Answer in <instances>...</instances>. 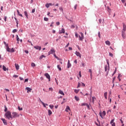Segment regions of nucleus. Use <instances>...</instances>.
Here are the masks:
<instances>
[{"label":"nucleus","instance_id":"obj_1","mask_svg":"<svg viewBox=\"0 0 126 126\" xmlns=\"http://www.w3.org/2000/svg\"><path fill=\"white\" fill-rule=\"evenodd\" d=\"M126 25L123 24V29L122 31V36L123 39H126Z\"/></svg>","mask_w":126,"mask_h":126},{"label":"nucleus","instance_id":"obj_2","mask_svg":"<svg viewBox=\"0 0 126 126\" xmlns=\"http://www.w3.org/2000/svg\"><path fill=\"white\" fill-rule=\"evenodd\" d=\"M5 116L8 120H12L13 117L11 115V113L10 111H7L6 112Z\"/></svg>","mask_w":126,"mask_h":126},{"label":"nucleus","instance_id":"obj_3","mask_svg":"<svg viewBox=\"0 0 126 126\" xmlns=\"http://www.w3.org/2000/svg\"><path fill=\"white\" fill-rule=\"evenodd\" d=\"M79 41H83V39H84V35L83 33L80 32V35H79Z\"/></svg>","mask_w":126,"mask_h":126},{"label":"nucleus","instance_id":"obj_4","mask_svg":"<svg viewBox=\"0 0 126 126\" xmlns=\"http://www.w3.org/2000/svg\"><path fill=\"white\" fill-rule=\"evenodd\" d=\"M48 54L49 56H50L51 54L53 55V54L54 55V54H56V50H55L54 48H52L50 51L48 52Z\"/></svg>","mask_w":126,"mask_h":126},{"label":"nucleus","instance_id":"obj_5","mask_svg":"<svg viewBox=\"0 0 126 126\" xmlns=\"http://www.w3.org/2000/svg\"><path fill=\"white\" fill-rule=\"evenodd\" d=\"M99 116L101 117V118H102V119H103V117L106 116V111H103L102 113L100 112L99 113Z\"/></svg>","mask_w":126,"mask_h":126},{"label":"nucleus","instance_id":"obj_6","mask_svg":"<svg viewBox=\"0 0 126 126\" xmlns=\"http://www.w3.org/2000/svg\"><path fill=\"white\" fill-rule=\"evenodd\" d=\"M108 71L107 72L106 75L109 74V71L110 70V67L109 66H107V65H105V71Z\"/></svg>","mask_w":126,"mask_h":126},{"label":"nucleus","instance_id":"obj_7","mask_svg":"<svg viewBox=\"0 0 126 126\" xmlns=\"http://www.w3.org/2000/svg\"><path fill=\"white\" fill-rule=\"evenodd\" d=\"M44 75L46 76V78L49 80V81H51V77L48 73H46Z\"/></svg>","mask_w":126,"mask_h":126},{"label":"nucleus","instance_id":"obj_8","mask_svg":"<svg viewBox=\"0 0 126 126\" xmlns=\"http://www.w3.org/2000/svg\"><path fill=\"white\" fill-rule=\"evenodd\" d=\"M64 33H65V30L63 28H62L61 30L59 31V34H64Z\"/></svg>","mask_w":126,"mask_h":126},{"label":"nucleus","instance_id":"obj_9","mask_svg":"<svg viewBox=\"0 0 126 126\" xmlns=\"http://www.w3.org/2000/svg\"><path fill=\"white\" fill-rule=\"evenodd\" d=\"M12 118H17L18 116L17 115V113L16 112H13L12 113Z\"/></svg>","mask_w":126,"mask_h":126},{"label":"nucleus","instance_id":"obj_10","mask_svg":"<svg viewBox=\"0 0 126 126\" xmlns=\"http://www.w3.org/2000/svg\"><path fill=\"white\" fill-rule=\"evenodd\" d=\"M33 48L34 49H36V50H39V51H41L42 48L41 47V46H34Z\"/></svg>","mask_w":126,"mask_h":126},{"label":"nucleus","instance_id":"obj_11","mask_svg":"<svg viewBox=\"0 0 126 126\" xmlns=\"http://www.w3.org/2000/svg\"><path fill=\"white\" fill-rule=\"evenodd\" d=\"M26 90L27 91V93H29L30 92H31L32 91V89L29 87L26 88Z\"/></svg>","mask_w":126,"mask_h":126},{"label":"nucleus","instance_id":"obj_12","mask_svg":"<svg viewBox=\"0 0 126 126\" xmlns=\"http://www.w3.org/2000/svg\"><path fill=\"white\" fill-rule=\"evenodd\" d=\"M1 121H2L3 123L4 124V125H5V126H6L7 125V122L6 121V120H5V119L2 118L1 119Z\"/></svg>","mask_w":126,"mask_h":126},{"label":"nucleus","instance_id":"obj_13","mask_svg":"<svg viewBox=\"0 0 126 126\" xmlns=\"http://www.w3.org/2000/svg\"><path fill=\"white\" fill-rule=\"evenodd\" d=\"M75 54L77 56V57H80V59H81V54H80V53L76 51L75 52Z\"/></svg>","mask_w":126,"mask_h":126},{"label":"nucleus","instance_id":"obj_14","mask_svg":"<svg viewBox=\"0 0 126 126\" xmlns=\"http://www.w3.org/2000/svg\"><path fill=\"white\" fill-rule=\"evenodd\" d=\"M6 50L7 51V52H10L11 49L10 48H9V47H8V45L6 44Z\"/></svg>","mask_w":126,"mask_h":126},{"label":"nucleus","instance_id":"obj_15","mask_svg":"<svg viewBox=\"0 0 126 126\" xmlns=\"http://www.w3.org/2000/svg\"><path fill=\"white\" fill-rule=\"evenodd\" d=\"M105 44L108 46H110L111 45V42H110V41L107 40L106 41H105Z\"/></svg>","mask_w":126,"mask_h":126},{"label":"nucleus","instance_id":"obj_16","mask_svg":"<svg viewBox=\"0 0 126 126\" xmlns=\"http://www.w3.org/2000/svg\"><path fill=\"white\" fill-rule=\"evenodd\" d=\"M71 66V64L70 63H69V60L68 61V63H67V68H69Z\"/></svg>","mask_w":126,"mask_h":126},{"label":"nucleus","instance_id":"obj_17","mask_svg":"<svg viewBox=\"0 0 126 126\" xmlns=\"http://www.w3.org/2000/svg\"><path fill=\"white\" fill-rule=\"evenodd\" d=\"M15 67H16V70H18L19 69V65H18V64H15Z\"/></svg>","mask_w":126,"mask_h":126},{"label":"nucleus","instance_id":"obj_18","mask_svg":"<svg viewBox=\"0 0 126 126\" xmlns=\"http://www.w3.org/2000/svg\"><path fill=\"white\" fill-rule=\"evenodd\" d=\"M17 12L18 15H19V16H21V17H23V16L22 15V14H20V12H19V10H17Z\"/></svg>","mask_w":126,"mask_h":126},{"label":"nucleus","instance_id":"obj_19","mask_svg":"<svg viewBox=\"0 0 126 126\" xmlns=\"http://www.w3.org/2000/svg\"><path fill=\"white\" fill-rule=\"evenodd\" d=\"M59 93L60 94H61V95H63V96H64V93H63V92L62 90H60L59 91Z\"/></svg>","mask_w":126,"mask_h":126},{"label":"nucleus","instance_id":"obj_20","mask_svg":"<svg viewBox=\"0 0 126 126\" xmlns=\"http://www.w3.org/2000/svg\"><path fill=\"white\" fill-rule=\"evenodd\" d=\"M68 110H69V111H70V108H69V106H66V109H65V111H66V112H68Z\"/></svg>","mask_w":126,"mask_h":126},{"label":"nucleus","instance_id":"obj_21","mask_svg":"<svg viewBox=\"0 0 126 126\" xmlns=\"http://www.w3.org/2000/svg\"><path fill=\"white\" fill-rule=\"evenodd\" d=\"M52 114H53V112H52V111H51V110L49 109L48 110V115H49V116H51V115H52Z\"/></svg>","mask_w":126,"mask_h":126},{"label":"nucleus","instance_id":"obj_22","mask_svg":"<svg viewBox=\"0 0 126 126\" xmlns=\"http://www.w3.org/2000/svg\"><path fill=\"white\" fill-rule=\"evenodd\" d=\"M24 14L25 16H26L27 18H28V14L27 13V11H25L24 12Z\"/></svg>","mask_w":126,"mask_h":126},{"label":"nucleus","instance_id":"obj_23","mask_svg":"<svg viewBox=\"0 0 126 126\" xmlns=\"http://www.w3.org/2000/svg\"><path fill=\"white\" fill-rule=\"evenodd\" d=\"M16 39L18 43H19V41H20V39H19V37H18V35L17 34L16 35Z\"/></svg>","mask_w":126,"mask_h":126},{"label":"nucleus","instance_id":"obj_24","mask_svg":"<svg viewBox=\"0 0 126 126\" xmlns=\"http://www.w3.org/2000/svg\"><path fill=\"white\" fill-rule=\"evenodd\" d=\"M43 58H46V56L44 55H41L40 57H39V60H42V59H43Z\"/></svg>","mask_w":126,"mask_h":126},{"label":"nucleus","instance_id":"obj_25","mask_svg":"<svg viewBox=\"0 0 126 126\" xmlns=\"http://www.w3.org/2000/svg\"><path fill=\"white\" fill-rule=\"evenodd\" d=\"M74 98L76 101H79V97L78 96H75Z\"/></svg>","mask_w":126,"mask_h":126},{"label":"nucleus","instance_id":"obj_26","mask_svg":"<svg viewBox=\"0 0 126 126\" xmlns=\"http://www.w3.org/2000/svg\"><path fill=\"white\" fill-rule=\"evenodd\" d=\"M92 99H93V104H94V101H95V100H96V97L95 96H93L92 97Z\"/></svg>","mask_w":126,"mask_h":126},{"label":"nucleus","instance_id":"obj_27","mask_svg":"<svg viewBox=\"0 0 126 126\" xmlns=\"http://www.w3.org/2000/svg\"><path fill=\"white\" fill-rule=\"evenodd\" d=\"M2 67H3V70H4V71H6V67L4 65H3Z\"/></svg>","mask_w":126,"mask_h":126},{"label":"nucleus","instance_id":"obj_28","mask_svg":"<svg viewBox=\"0 0 126 126\" xmlns=\"http://www.w3.org/2000/svg\"><path fill=\"white\" fill-rule=\"evenodd\" d=\"M31 65L32 67H35V66H36V64H35L34 63H32Z\"/></svg>","mask_w":126,"mask_h":126},{"label":"nucleus","instance_id":"obj_29","mask_svg":"<svg viewBox=\"0 0 126 126\" xmlns=\"http://www.w3.org/2000/svg\"><path fill=\"white\" fill-rule=\"evenodd\" d=\"M57 67L59 69L60 71H61V70H62V68H61V66L60 65H58Z\"/></svg>","mask_w":126,"mask_h":126},{"label":"nucleus","instance_id":"obj_30","mask_svg":"<svg viewBox=\"0 0 126 126\" xmlns=\"http://www.w3.org/2000/svg\"><path fill=\"white\" fill-rule=\"evenodd\" d=\"M89 72H90L91 74V76H92V70H91V69H89Z\"/></svg>","mask_w":126,"mask_h":126},{"label":"nucleus","instance_id":"obj_31","mask_svg":"<svg viewBox=\"0 0 126 126\" xmlns=\"http://www.w3.org/2000/svg\"><path fill=\"white\" fill-rule=\"evenodd\" d=\"M107 95H108V93L107 92L104 93V97L105 99H107Z\"/></svg>","mask_w":126,"mask_h":126},{"label":"nucleus","instance_id":"obj_32","mask_svg":"<svg viewBox=\"0 0 126 126\" xmlns=\"http://www.w3.org/2000/svg\"><path fill=\"white\" fill-rule=\"evenodd\" d=\"M10 53H14L15 51H14V49H13V48H12L11 50H10Z\"/></svg>","mask_w":126,"mask_h":126},{"label":"nucleus","instance_id":"obj_33","mask_svg":"<svg viewBox=\"0 0 126 126\" xmlns=\"http://www.w3.org/2000/svg\"><path fill=\"white\" fill-rule=\"evenodd\" d=\"M46 7H47V8H49V7H50V5L49 4V3H47L45 5Z\"/></svg>","mask_w":126,"mask_h":126},{"label":"nucleus","instance_id":"obj_34","mask_svg":"<svg viewBox=\"0 0 126 126\" xmlns=\"http://www.w3.org/2000/svg\"><path fill=\"white\" fill-rule=\"evenodd\" d=\"M78 92H79V90H76V89H75V90H74V93H75L77 94V93H78Z\"/></svg>","mask_w":126,"mask_h":126},{"label":"nucleus","instance_id":"obj_35","mask_svg":"<svg viewBox=\"0 0 126 126\" xmlns=\"http://www.w3.org/2000/svg\"><path fill=\"white\" fill-rule=\"evenodd\" d=\"M18 110L19 111H22V110H23V108H22V107L20 108V106H18Z\"/></svg>","mask_w":126,"mask_h":126},{"label":"nucleus","instance_id":"obj_36","mask_svg":"<svg viewBox=\"0 0 126 126\" xmlns=\"http://www.w3.org/2000/svg\"><path fill=\"white\" fill-rule=\"evenodd\" d=\"M44 20L45 21H48L49 20V19L48 18H47V17H44Z\"/></svg>","mask_w":126,"mask_h":126},{"label":"nucleus","instance_id":"obj_37","mask_svg":"<svg viewBox=\"0 0 126 126\" xmlns=\"http://www.w3.org/2000/svg\"><path fill=\"white\" fill-rule=\"evenodd\" d=\"M41 104H42L44 108H46V104H45V103H44L43 102H41Z\"/></svg>","mask_w":126,"mask_h":126},{"label":"nucleus","instance_id":"obj_38","mask_svg":"<svg viewBox=\"0 0 126 126\" xmlns=\"http://www.w3.org/2000/svg\"><path fill=\"white\" fill-rule=\"evenodd\" d=\"M86 105H87V103H82L81 104V106H86Z\"/></svg>","mask_w":126,"mask_h":126},{"label":"nucleus","instance_id":"obj_39","mask_svg":"<svg viewBox=\"0 0 126 126\" xmlns=\"http://www.w3.org/2000/svg\"><path fill=\"white\" fill-rule=\"evenodd\" d=\"M13 33H16V32H17V30L14 29L12 31Z\"/></svg>","mask_w":126,"mask_h":126},{"label":"nucleus","instance_id":"obj_40","mask_svg":"<svg viewBox=\"0 0 126 126\" xmlns=\"http://www.w3.org/2000/svg\"><path fill=\"white\" fill-rule=\"evenodd\" d=\"M49 107L50 108V109H54V105H49Z\"/></svg>","mask_w":126,"mask_h":126},{"label":"nucleus","instance_id":"obj_41","mask_svg":"<svg viewBox=\"0 0 126 126\" xmlns=\"http://www.w3.org/2000/svg\"><path fill=\"white\" fill-rule=\"evenodd\" d=\"M109 55L110 57H113V53H112L111 52L109 53Z\"/></svg>","mask_w":126,"mask_h":126},{"label":"nucleus","instance_id":"obj_42","mask_svg":"<svg viewBox=\"0 0 126 126\" xmlns=\"http://www.w3.org/2000/svg\"><path fill=\"white\" fill-rule=\"evenodd\" d=\"M5 109H4V112H7V108L6 107V106H4Z\"/></svg>","mask_w":126,"mask_h":126},{"label":"nucleus","instance_id":"obj_43","mask_svg":"<svg viewBox=\"0 0 126 126\" xmlns=\"http://www.w3.org/2000/svg\"><path fill=\"white\" fill-rule=\"evenodd\" d=\"M98 36L99 38H101V34L100 33V32H98Z\"/></svg>","mask_w":126,"mask_h":126},{"label":"nucleus","instance_id":"obj_44","mask_svg":"<svg viewBox=\"0 0 126 126\" xmlns=\"http://www.w3.org/2000/svg\"><path fill=\"white\" fill-rule=\"evenodd\" d=\"M114 119L111 120V121L110 122V124L112 125L113 124H115V123H114Z\"/></svg>","mask_w":126,"mask_h":126},{"label":"nucleus","instance_id":"obj_45","mask_svg":"<svg viewBox=\"0 0 126 126\" xmlns=\"http://www.w3.org/2000/svg\"><path fill=\"white\" fill-rule=\"evenodd\" d=\"M54 56L55 58H56V59H57V60H59V58L57 57V55H56V53H55L54 54Z\"/></svg>","mask_w":126,"mask_h":126},{"label":"nucleus","instance_id":"obj_46","mask_svg":"<svg viewBox=\"0 0 126 126\" xmlns=\"http://www.w3.org/2000/svg\"><path fill=\"white\" fill-rule=\"evenodd\" d=\"M79 35H78V34H77V33H75V37L76 38H78Z\"/></svg>","mask_w":126,"mask_h":126},{"label":"nucleus","instance_id":"obj_47","mask_svg":"<svg viewBox=\"0 0 126 126\" xmlns=\"http://www.w3.org/2000/svg\"><path fill=\"white\" fill-rule=\"evenodd\" d=\"M81 85V84H80V83H78L77 88H79V87H80Z\"/></svg>","mask_w":126,"mask_h":126},{"label":"nucleus","instance_id":"obj_48","mask_svg":"<svg viewBox=\"0 0 126 126\" xmlns=\"http://www.w3.org/2000/svg\"><path fill=\"white\" fill-rule=\"evenodd\" d=\"M107 64H108V66H109L110 67V63H109V60H107Z\"/></svg>","mask_w":126,"mask_h":126},{"label":"nucleus","instance_id":"obj_49","mask_svg":"<svg viewBox=\"0 0 126 126\" xmlns=\"http://www.w3.org/2000/svg\"><path fill=\"white\" fill-rule=\"evenodd\" d=\"M116 80V77H114L113 78V81H112V82L113 83H114V82Z\"/></svg>","mask_w":126,"mask_h":126},{"label":"nucleus","instance_id":"obj_50","mask_svg":"<svg viewBox=\"0 0 126 126\" xmlns=\"http://www.w3.org/2000/svg\"><path fill=\"white\" fill-rule=\"evenodd\" d=\"M99 22L100 24H101L102 23V19H99Z\"/></svg>","mask_w":126,"mask_h":126},{"label":"nucleus","instance_id":"obj_51","mask_svg":"<svg viewBox=\"0 0 126 126\" xmlns=\"http://www.w3.org/2000/svg\"><path fill=\"white\" fill-rule=\"evenodd\" d=\"M82 66H83V67H84V66H85V63H82Z\"/></svg>","mask_w":126,"mask_h":126},{"label":"nucleus","instance_id":"obj_52","mask_svg":"<svg viewBox=\"0 0 126 126\" xmlns=\"http://www.w3.org/2000/svg\"><path fill=\"white\" fill-rule=\"evenodd\" d=\"M120 121L121 122V123L124 124V121H123V118H121L120 119Z\"/></svg>","mask_w":126,"mask_h":126},{"label":"nucleus","instance_id":"obj_53","mask_svg":"<svg viewBox=\"0 0 126 126\" xmlns=\"http://www.w3.org/2000/svg\"><path fill=\"white\" fill-rule=\"evenodd\" d=\"M79 75L80 77H81V71H80L79 72Z\"/></svg>","mask_w":126,"mask_h":126},{"label":"nucleus","instance_id":"obj_54","mask_svg":"<svg viewBox=\"0 0 126 126\" xmlns=\"http://www.w3.org/2000/svg\"><path fill=\"white\" fill-rule=\"evenodd\" d=\"M59 9H60V10H61L62 11H63V7H60Z\"/></svg>","mask_w":126,"mask_h":126},{"label":"nucleus","instance_id":"obj_55","mask_svg":"<svg viewBox=\"0 0 126 126\" xmlns=\"http://www.w3.org/2000/svg\"><path fill=\"white\" fill-rule=\"evenodd\" d=\"M18 77V75H14L13 76V77H15L16 78H17Z\"/></svg>","mask_w":126,"mask_h":126},{"label":"nucleus","instance_id":"obj_56","mask_svg":"<svg viewBox=\"0 0 126 126\" xmlns=\"http://www.w3.org/2000/svg\"><path fill=\"white\" fill-rule=\"evenodd\" d=\"M126 0H121L122 2L123 3H125V2H126Z\"/></svg>","mask_w":126,"mask_h":126},{"label":"nucleus","instance_id":"obj_57","mask_svg":"<svg viewBox=\"0 0 126 126\" xmlns=\"http://www.w3.org/2000/svg\"><path fill=\"white\" fill-rule=\"evenodd\" d=\"M25 53H26V54H28L29 53V51H28V50H25Z\"/></svg>","mask_w":126,"mask_h":126},{"label":"nucleus","instance_id":"obj_58","mask_svg":"<svg viewBox=\"0 0 126 126\" xmlns=\"http://www.w3.org/2000/svg\"><path fill=\"white\" fill-rule=\"evenodd\" d=\"M56 24H57V25H58V26L60 25V22H56Z\"/></svg>","mask_w":126,"mask_h":126},{"label":"nucleus","instance_id":"obj_59","mask_svg":"<svg viewBox=\"0 0 126 126\" xmlns=\"http://www.w3.org/2000/svg\"><path fill=\"white\" fill-rule=\"evenodd\" d=\"M28 80H29L28 79H25V82H28Z\"/></svg>","mask_w":126,"mask_h":126},{"label":"nucleus","instance_id":"obj_60","mask_svg":"<svg viewBox=\"0 0 126 126\" xmlns=\"http://www.w3.org/2000/svg\"><path fill=\"white\" fill-rule=\"evenodd\" d=\"M77 7V4H76V5L74 6V9H75V10L76 9Z\"/></svg>","mask_w":126,"mask_h":126},{"label":"nucleus","instance_id":"obj_61","mask_svg":"<svg viewBox=\"0 0 126 126\" xmlns=\"http://www.w3.org/2000/svg\"><path fill=\"white\" fill-rule=\"evenodd\" d=\"M16 22L17 24V26H18V20H16Z\"/></svg>","mask_w":126,"mask_h":126},{"label":"nucleus","instance_id":"obj_62","mask_svg":"<svg viewBox=\"0 0 126 126\" xmlns=\"http://www.w3.org/2000/svg\"><path fill=\"white\" fill-rule=\"evenodd\" d=\"M49 90H50V91L53 92V88H49Z\"/></svg>","mask_w":126,"mask_h":126},{"label":"nucleus","instance_id":"obj_63","mask_svg":"<svg viewBox=\"0 0 126 126\" xmlns=\"http://www.w3.org/2000/svg\"><path fill=\"white\" fill-rule=\"evenodd\" d=\"M34 12H35V9H33L32 10V13H34Z\"/></svg>","mask_w":126,"mask_h":126},{"label":"nucleus","instance_id":"obj_64","mask_svg":"<svg viewBox=\"0 0 126 126\" xmlns=\"http://www.w3.org/2000/svg\"><path fill=\"white\" fill-rule=\"evenodd\" d=\"M112 126H116V124L113 123L112 124H111Z\"/></svg>","mask_w":126,"mask_h":126}]
</instances>
